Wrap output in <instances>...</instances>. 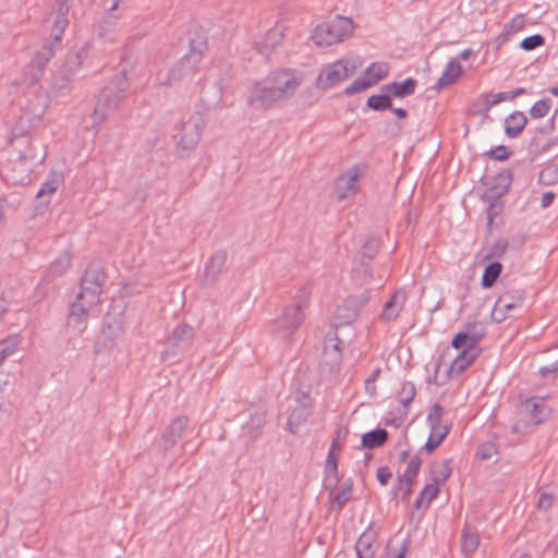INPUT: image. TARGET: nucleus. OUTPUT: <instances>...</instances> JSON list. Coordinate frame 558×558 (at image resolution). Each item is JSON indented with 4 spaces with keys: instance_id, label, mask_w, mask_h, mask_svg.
I'll return each instance as SVG.
<instances>
[{
    "instance_id": "5",
    "label": "nucleus",
    "mask_w": 558,
    "mask_h": 558,
    "mask_svg": "<svg viewBox=\"0 0 558 558\" xmlns=\"http://www.w3.org/2000/svg\"><path fill=\"white\" fill-rule=\"evenodd\" d=\"M41 122V118H34L33 113L21 110V113L11 130V135L13 142H17L20 140L25 141L27 144V149L20 150V160L21 161H36L40 158L34 153L32 142H31V133L35 129L39 126Z\"/></svg>"
},
{
    "instance_id": "50",
    "label": "nucleus",
    "mask_w": 558,
    "mask_h": 558,
    "mask_svg": "<svg viewBox=\"0 0 558 558\" xmlns=\"http://www.w3.org/2000/svg\"><path fill=\"white\" fill-rule=\"evenodd\" d=\"M483 202L488 203L486 209L487 228L492 229L494 219L504 210V201L501 198H481Z\"/></svg>"
},
{
    "instance_id": "10",
    "label": "nucleus",
    "mask_w": 558,
    "mask_h": 558,
    "mask_svg": "<svg viewBox=\"0 0 558 558\" xmlns=\"http://www.w3.org/2000/svg\"><path fill=\"white\" fill-rule=\"evenodd\" d=\"M388 71L389 66L387 63H372L364 70L360 77L354 80L351 85L343 90V95L352 96L368 89L385 78L388 75Z\"/></svg>"
},
{
    "instance_id": "20",
    "label": "nucleus",
    "mask_w": 558,
    "mask_h": 558,
    "mask_svg": "<svg viewBox=\"0 0 558 558\" xmlns=\"http://www.w3.org/2000/svg\"><path fill=\"white\" fill-rule=\"evenodd\" d=\"M71 0H57V7L54 9L56 20L52 28L51 44L59 46L61 44L62 34L68 25V14L70 10Z\"/></svg>"
},
{
    "instance_id": "56",
    "label": "nucleus",
    "mask_w": 558,
    "mask_h": 558,
    "mask_svg": "<svg viewBox=\"0 0 558 558\" xmlns=\"http://www.w3.org/2000/svg\"><path fill=\"white\" fill-rule=\"evenodd\" d=\"M545 44V38L541 34H534L522 39L520 48L524 51H532Z\"/></svg>"
},
{
    "instance_id": "14",
    "label": "nucleus",
    "mask_w": 558,
    "mask_h": 558,
    "mask_svg": "<svg viewBox=\"0 0 558 558\" xmlns=\"http://www.w3.org/2000/svg\"><path fill=\"white\" fill-rule=\"evenodd\" d=\"M488 180L486 177L481 180L484 185H488V189L481 195V198H502L510 190L513 173L510 169H504L492 178V183Z\"/></svg>"
},
{
    "instance_id": "18",
    "label": "nucleus",
    "mask_w": 558,
    "mask_h": 558,
    "mask_svg": "<svg viewBox=\"0 0 558 558\" xmlns=\"http://www.w3.org/2000/svg\"><path fill=\"white\" fill-rule=\"evenodd\" d=\"M49 96L38 89H29L20 104L21 110L33 113L34 118H43L48 108Z\"/></svg>"
},
{
    "instance_id": "15",
    "label": "nucleus",
    "mask_w": 558,
    "mask_h": 558,
    "mask_svg": "<svg viewBox=\"0 0 558 558\" xmlns=\"http://www.w3.org/2000/svg\"><path fill=\"white\" fill-rule=\"evenodd\" d=\"M92 307L93 306L76 300L71 303L66 317V329L75 336L82 335L87 328Z\"/></svg>"
},
{
    "instance_id": "41",
    "label": "nucleus",
    "mask_w": 558,
    "mask_h": 558,
    "mask_svg": "<svg viewBox=\"0 0 558 558\" xmlns=\"http://www.w3.org/2000/svg\"><path fill=\"white\" fill-rule=\"evenodd\" d=\"M478 353L460 352L451 362L449 373L456 376L462 374L477 357Z\"/></svg>"
},
{
    "instance_id": "53",
    "label": "nucleus",
    "mask_w": 558,
    "mask_h": 558,
    "mask_svg": "<svg viewBox=\"0 0 558 558\" xmlns=\"http://www.w3.org/2000/svg\"><path fill=\"white\" fill-rule=\"evenodd\" d=\"M353 489V484L351 481L345 483L338 492H333V494L329 497L333 502H337L340 508H342L347 501L350 499L351 493Z\"/></svg>"
},
{
    "instance_id": "23",
    "label": "nucleus",
    "mask_w": 558,
    "mask_h": 558,
    "mask_svg": "<svg viewBox=\"0 0 558 558\" xmlns=\"http://www.w3.org/2000/svg\"><path fill=\"white\" fill-rule=\"evenodd\" d=\"M405 301V294L402 291H396L391 294L390 299L384 304L383 311L379 314V319L389 323L397 319Z\"/></svg>"
},
{
    "instance_id": "37",
    "label": "nucleus",
    "mask_w": 558,
    "mask_h": 558,
    "mask_svg": "<svg viewBox=\"0 0 558 558\" xmlns=\"http://www.w3.org/2000/svg\"><path fill=\"white\" fill-rule=\"evenodd\" d=\"M452 459H445L441 464L434 463L430 468V480L433 483L438 486L440 484H444L447 482V480L451 476L452 469H451Z\"/></svg>"
},
{
    "instance_id": "40",
    "label": "nucleus",
    "mask_w": 558,
    "mask_h": 558,
    "mask_svg": "<svg viewBox=\"0 0 558 558\" xmlns=\"http://www.w3.org/2000/svg\"><path fill=\"white\" fill-rule=\"evenodd\" d=\"M352 276L361 284L368 283L373 278L372 263L355 258Z\"/></svg>"
},
{
    "instance_id": "57",
    "label": "nucleus",
    "mask_w": 558,
    "mask_h": 558,
    "mask_svg": "<svg viewBox=\"0 0 558 558\" xmlns=\"http://www.w3.org/2000/svg\"><path fill=\"white\" fill-rule=\"evenodd\" d=\"M507 100H511L509 92H500V93H497V94H488L485 97L484 111L487 112L495 105H497V104H499L501 101H507Z\"/></svg>"
},
{
    "instance_id": "62",
    "label": "nucleus",
    "mask_w": 558,
    "mask_h": 558,
    "mask_svg": "<svg viewBox=\"0 0 558 558\" xmlns=\"http://www.w3.org/2000/svg\"><path fill=\"white\" fill-rule=\"evenodd\" d=\"M379 374H380V368H376L375 371H373V373L365 380V390L371 396H375L376 395V385H375V383H376L377 377L379 376Z\"/></svg>"
},
{
    "instance_id": "44",
    "label": "nucleus",
    "mask_w": 558,
    "mask_h": 558,
    "mask_svg": "<svg viewBox=\"0 0 558 558\" xmlns=\"http://www.w3.org/2000/svg\"><path fill=\"white\" fill-rule=\"evenodd\" d=\"M71 82L72 78L65 77V75H62L61 72H58V74L54 75L51 81L50 89L47 95L49 98L66 95L70 90Z\"/></svg>"
},
{
    "instance_id": "63",
    "label": "nucleus",
    "mask_w": 558,
    "mask_h": 558,
    "mask_svg": "<svg viewBox=\"0 0 558 558\" xmlns=\"http://www.w3.org/2000/svg\"><path fill=\"white\" fill-rule=\"evenodd\" d=\"M553 502H554V496L551 494L542 493L538 498L537 508L539 510L547 511L548 509L551 508Z\"/></svg>"
},
{
    "instance_id": "12",
    "label": "nucleus",
    "mask_w": 558,
    "mask_h": 558,
    "mask_svg": "<svg viewBox=\"0 0 558 558\" xmlns=\"http://www.w3.org/2000/svg\"><path fill=\"white\" fill-rule=\"evenodd\" d=\"M313 399L308 392H296L294 405L290 408L287 426L292 434H298L300 425L304 424L312 413Z\"/></svg>"
},
{
    "instance_id": "45",
    "label": "nucleus",
    "mask_w": 558,
    "mask_h": 558,
    "mask_svg": "<svg viewBox=\"0 0 558 558\" xmlns=\"http://www.w3.org/2000/svg\"><path fill=\"white\" fill-rule=\"evenodd\" d=\"M451 428V424L445 425L440 433L433 432L430 433L426 444L422 447L421 451H425L427 454H432L445 440L447 435L449 434Z\"/></svg>"
},
{
    "instance_id": "9",
    "label": "nucleus",
    "mask_w": 558,
    "mask_h": 558,
    "mask_svg": "<svg viewBox=\"0 0 558 558\" xmlns=\"http://www.w3.org/2000/svg\"><path fill=\"white\" fill-rule=\"evenodd\" d=\"M278 90L272 89L265 78L257 81L250 88L246 105L254 110H267L280 101Z\"/></svg>"
},
{
    "instance_id": "32",
    "label": "nucleus",
    "mask_w": 558,
    "mask_h": 558,
    "mask_svg": "<svg viewBox=\"0 0 558 558\" xmlns=\"http://www.w3.org/2000/svg\"><path fill=\"white\" fill-rule=\"evenodd\" d=\"M523 405L534 424H541L546 421L548 413L542 398H529L524 401Z\"/></svg>"
},
{
    "instance_id": "61",
    "label": "nucleus",
    "mask_w": 558,
    "mask_h": 558,
    "mask_svg": "<svg viewBox=\"0 0 558 558\" xmlns=\"http://www.w3.org/2000/svg\"><path fill=\"white\" fill-rule=\"evenodd\" d=\"M553 146L550 141H547L545 144H541L537 135L533 136V138L529 143V151L533 155H541L547 151Z\"/></svg>"
},
{
    "instance_id": "39",
    "label": "nucleus",
    "mask_w": 558,
    "mask_h": 558,
    "mask_svg": "<svg viewBox=\"0 0 558 558\" xmlns=\"http://www.w3.org/2000/svg\"><path fill=\"white\" fill-rule=\"evenodd\" d=\"M480 546V535L475 527L465 525L461 535V548L465 554L474 553Z\"/></svg>"
},
{
    "instance_id": "6",
    "label": "nucleus",
    "mask_w": 558,
    "mask_h": 558,
    "mask_svg": "<svg viewBox=\"0 0 558 558\" xmlns=\"http://www.w3.org/2000/svg\"><path fill=\"white\" fill-rule=\"evenodd\" d=\"M371 299V293L365 290L359 295H350L337 306L331 318V327L337 331L339 328L350 326L359 316L360 311Z\"/></svg>"
},
{
    "instance_id": "3",
    "label": "nucleus",
    "mask_w": 558,
    "mask_h": 558,
    "mask_svg": "<svg viewBox=\"0 0 558 558\" xmlns=\"http://www.w3.org/2000/svg\"><path fill=\"white\" fill-rule=\"evenodd\" d=\"M130 87L125 72L116 75L98 94L93 111V128L114 112Z\"/></svg>"
},
{
    "instance_id": "22",
    "label": "nucleus",
    "mask_w": 558,
    "mask_h": 558,
    "mask_svg": "<svg viewBox=\"0 0 558 558\" xmlns=\"http://www.w3.org/2000/svg\"><path fill=\"white\" fill-rule=\"evenodd\" d=\"M340 483V476L338 471V458L335 451L329 450L325 464V480L324 488L330 494H333Z\"/></svg>"
},
{
    "instance_id": "7",
    "label": "nucleus",
    "mask_w": 558,
    "mask_h": 558,
    "mask_svg": "<svg viewBox=\"0 0 558 558\" xmlns=\"http://www.w3.org/2000/svg\"><path fill=\"white\" fill-rule=\"evenodd\" d=\"M356 69L357 66L355 64H349V60H337L320 70L315 85L319 89H328L352 76L356 72Z\"/></svg>"
},
{
    "instance_id": "59",
    "label": "nucleus",
    "mask_w": 558,
    "mask_h": 558,
    "mask_svg": "<svg viewBox=\"0 0 558 558\" xmlns=\"http://www.w3.org/2000/svg\"><path fill=\"white\" fill-rule=\"evenodd\" d=\"M497 453H498L497 447L493 441H486V442L481 444L476 450V457L480 460H488Z\"/></svg>"
},
{
    "instance_id": "34",
    "label": "nucleus",
    "mask_w": 558,
    "mask_h": 558,
    "mask_svg": "<svg viewBox=\"0 0 558 558\" xmlns=\"http://www.w3.org/2000/svg\"><path fill=\"white\" fill-rule=\"evenodd\" d=\"M462 66L458 60H451L447 64L445 71L441 76L438 78L435 87L440 89L448 85L453 84L461 75Z\"/></svg>"
},
{
    "instance_id": "64",
    "label": "nucleus",
    "mask_w": 558,
    "mask_h": 558,
    "mask_svg": "<svg viewBox=\"0 0 558 558\" xmlns=\"http://www.w3.org/2000/svg\"><path fill=\"white\" fill-rule=\"evenodd\" d=\"M391 477L392 473L388 466H380L377 469L376 478L380 485H387Z\"/></svg>"
},
{
    "instance_id": "31",
    "label": "nucleus",
    "mask_w": 558,
    "mask_h": 558,
    "mask_svg": "<svg viewBox=\"0 0 558 558\" xmlns=\"http://www.w3.org/2000/svg\"><path fill=\"white\" fill-rule=\"evenodd\" d=\"M389 438V433L381 427H377L362 435L361 448L377 449L385 445Z\"/></svg>"
},
{
    "instance_id": "2",
    "label": "nucleus",
    "mask_w": 558,
    "mask_h": 558,
    "mask_svg": "<svg viewBox=\"0 0 558 558\" xmlns=\"http://www.w3.org/2000/svg\"><path fill=\"white\" fill-rule=\"evenodd\" d=\"M310 305V291L303 287L298 291L292 302L284 306L281 315L274 320L272 332L286 340L289 339L303 324L305 310Z\"/></svg>"
},
{
    "instance_id": "42",
    "label": "nucleus",
    "mask_w": 558,
    "mask_h": 558,
    "mask_svg": "<svg viewBox=\"0 0 558 558\" xmlns=\"http://www.w3.org/2000/svg\"><path fill=\"white\" fill-rule=\"evenodd\" d=\"M502 271V264L500 262H490L483 271L481 284L485 289L492 288Z\"/></svg>"
},
{
    "instance_id": "29",
    "label": "nucleus",
    "mask_w": 558,
    "mask_h": 558,
    "mask_svg": "<svg viewBox=\"0 0 558 558\" xmlns=\"http://www.w3.org/2000/svg\"><path fill=\"white\" fill-rule=\"evenodd\" d=\"M87 280L82 279L80 281V292L76 295V301L94 306L99 303V296L102 293L100 286L93 282H86Z\"/></svg>"
},
{
    "instance_id": "33",
    "label": "nucleus",
    "mask_w": 558,
    "mask_h": 558,
    "mask_svg": "<svg viewBox=\"0 0 558 558\" xmlns=\"http://www.w3.org/2000/svg\"><path fill=\"white\" fill-rule=\"evenodd\" d=\"M227 260V253L225 251L216 252L205 267V279L214 283L218 275L222 270Z\"/></svg>"
},
{
    "instance_id": "35",
    "label": "nucleus",
    "mask_w": 558,
    "mask_h": 558,
    "mask_svg": "<svg viewBox=\"0 0 558 558\" xmlns=\"http://www.w3.org/2000/svg\"><path fill=\"white\" fill-rule=\"evenodd\" d=\"M366 108L374 111L392 109V98L388 92L380 86V94L372 95L366 100Z\"/></svg>"
},
{
    "instance_id": "13",
    "label": "nucleus",
    "mask_w": 558,
    "mask_h": 558,
    "mask_svg": "<svg viewBox=\"0 0 558 558\" xmlns=\"http://www.w3.org/2000/svg\"><path fill=\"white\" fill-rule=\"evenodd\" d=\"M477 323H468L464 327V330L459 331L452 339L451 345L456 350H460V352L464 353H478L481 354V349L478 344L481 340L484 338L485 332L483 330H476Z\"/></svg>"
},
{
    "instance_id": "30",
    "label": "nucleus",
    "mask_w": 558,
    "mask_h": 558,
    "mask_svg": "<svg viewBox=\"0 0 558 558\" xmlns=\"http://www.w3.org/2000/svg\"><path fill=\"white\" fill-rule=\"evenodd\" d=\"M526 124V116L521 111H514L505 119V133L509 138H517Z\"/></svg>"
},
{
    "instance_id": "11",
    "label": "nucleus",
    "mask_w": 558,
    "mask_h": 558,
    "mask_svg": "<svg viewBox=\"0 0 558 558\" xmlns=\"http://www.w3.org/2000/svg\"><path fill=\"white\" fill-rule=\"evenodd\" d=\"M264 78L272 89L278 90L280 99L292 96L301 85V78L291 69L274 71Z\"/></svg>"
},
{
    "instance_id": "24",
    "label": "nucleus",
    "mask_w": 558,
    "mask_h": 558,
    "mask_svg": "<svg viewBox=\"0 0 558 558\" xmlns=\"http://www.w3.org/2000/svg\"><path fill=\"white\" fill-rule=\"evenodd\" d=\"M194 336V328L186 323H181L173 329L168 341L177 350H183L191 344Z\"/></svg>"
},
{
    "instance_id": "46",
    "label": "nucleus",
    "mask_w": 558,
    "mask_h": 558,
    "mask_svg": "<svg viewBox=\"0 0 558 558\" xmlns=\"http://www.w3.org/2000/svg\"><path fill=\"white\" fill-rule=\"evenodd\" d=\"M71 264V254L69 251H63L50 265L48 275L57 277L63 275Z\"/></svg>"
},
{
    "instance_id": "17",
    "label": "nucleus",
    "mask_w": 558,
    "mask_h": 558,
    "mask_svg": "<svg viewBox=\"0 0 558 558\" xmlns=\"http://www.w3.org/2000/svg\"><path fill=\"white\" fill-rule=\"evenodd\" d=\"M523 303V294L518 291H507L496 301L492 316L500 323L507 318V314Z\"/></svg>"
},
{
    "instance_id": "51",
    "label": "nucleus",
    "mask_w": 558,
    "mask_h": 558,
    "mask_svg": "<svg viewBox=\"0 0 558 558\" xmlns=\"http://www.w3.org/2000/svg\"><path fill=\"white\" fill-rule=\"evenodd\" d=\"M63 178L61 174L53 173L49 179H47L40 186L39 191L36 194L37 198L44 197L46 194L54 193L59 185L62 183Z\"/></svg>"
},
{
    "instance_id": "55",
    "label": "nucleus",
    "mask_w": 558,
    "mask_h": 558,
    "mask_svg": "<svg viewBox=\"0 0 558 558\" xmlns=\"http://www.w3.org/2000/svg\"><path fill=\"white\" fill-rule=\"evenodd\" d=\"M415 395L416 389L414 384L411 381H405L399 391V401L404 408H408L409 404L413 401Z\"/></svg>"
},
{
    "instance_id": "54",
    "label": "nucleus",
    "mask_w": 558,
    "mask_h": 558,
    "mask_svg": "<svg viewBox=\"0 0 558 558\" xmlns=\"http://www.w3.org/2000/svg\"><path fill=\"white\" fill-rule=\"evenodd\" d=\"M551 107V99L544 98L536 101L530 109V116L533 119H541L548 114Z\"/></svg>"
},
{
    "instance_id": "58",
    "label": "nucleus",
    "mask_w": 558,
    "mask_h": 558,
    "mask_svg": "<svg viewBox=\"0 0 558 558\" xmlns=\"http://www.w3.org/2000/svg\"><path fill=\"white\" fill-rule=\"evenodd\" d=\"M512 151L505 145H499L495 148L484 153V156L489 157L493 160L505 161L510 158Z\"/></svg>"
},
{
    "instance_id": "21",
    "label": "nucleus",
    "mask_w": 558,
    "mask_h": 558,
    "mask_svg": "<svg viewBox=\"0 0 558 558\" xmlns=\"http://www.w3.org/2000/svg\"><path fill=\"white\" fill-rule=\"evenodd\" d=\"M357 181L356 173H345L337 178L332 190V197L341 202L349 196L356 194L357 187L355 182Z\"/></svg>"
},
{
    "instance_id": "4",
    "label": "nucleus",
    "mask_w": 558,
    "mask_h": 558,
    "mask_svg": "<svg viewBox=\"0 0 558 558\" xmlns=\"http://www.w3.org/2000/svg\"><path fill=\"white\" fill-rule=\"evenodd\" d=\"M354 29L352 19L336 15L333 19L318 24L311 38L319 47H328L349 38Z\"/></svg>"
},
{
    "instance_id": "60",
    "label": "nucleus",
    "mask_w": 558,
    "mask_h": 558,
    "mask_svg": "<svg viewBox=\"0 0 558 558\" xmlns=\"http://www.w3.org/2000/svg\"><path fill=\"white\" fill-rule=\"evenodd\" d=\"M508 241L507 240H498L496 241L490 247H489V252L488 254L486 255L485 259H490V258H501L507 248H508Z\"/></svg>"
},
{
    "instance_id": "38",
    "label": "nucleus",
    "mask_w": 558,
    "mask_h": 558,
    "mask_svg": "<svg viewBox=\"0 0 558 558\" xmlns=\"http://www.w3.org/2000/svg\"><path fill=\"white\" fill-rule=\"evenodd\" d=\"M342 341L339 339L337 332L331 337V332L329 331L325 339L324 345V354L325 356L331 355V364H339L341 361V348L340 344Z\"/></svg>"
},
{
    "instance_id": "16",
    "label": "nucleus",
    "mask_w": 558,
    "mask_h": 558,
    "mask_svg": "<svg viewBox=\"0 0 558 558\" xmlns=\"http://www.w3.org/2000/svg\"><path fill=\"white\" fill-rule=\"evenodd\" d=\"M204 128L205 121L202 118L183 123L181 128V137L178 142V148L181 150L193 149L198 144Z\"/></svg>"
},
{
    "instance_id": "48",
    "label": "nucleus",
    "mask_w": 558,
    "mask_h": 558,
    "mask_svg": "<svg viewBox=\"0 0 558 558\" xmlns=\"http://www.w3.org/2000/svg\"><path fill=\"white\" fill-rule=\"evenodd\" d=\"M106 278L105 268L99 265H89L82 277V279L87 280L86 282L98 284L101 289L104 288Z\"/></svg>"
},
{
    "instance_id": "1",
    "label": "nucleus",
    "mask_w": 558,
    "mask_h": 558,
    "mask_svg": "<svg viewBox=\"0 0 558 558\" xmlns=\"http://www.w3.org/2000/svg\"><path fill=\"white\" fill-rule=\"evenodd\" d=\"M189 51L182 56L168 72L166 81L161 85L179 82L184 78H192L197 72L205 52L208 49L206 32L201 26H195L187 33Z\"/></svg>"
},
{
    "instance_id": "27",
    "label": "nucleus",
    "mask_w": 558,
    "mask_h": 558,
    "mask_svg": "<svg viewBox=\"0 0 558 558\" xmlns=\"http://www.w3.org/2000/svg\"><path fill=\"white\" fill-rule=\"evenodd\" d=\"M87 57V50L82 48L76 52H70L64 58V61L59 70L62 75L73 80L76 72L81 69L83 60Z\"/></svg>"
},
{
    "instance_id": "49",
    "label": "nucleus",
    "mask_w": 558,
    "mask_h": 558,
    "mask_svg": "<svg viewBox=\"0 0 558 558\" xmlns=\"http://www.w3.org/2000/svg\"><path fill=\"white\" fill-rule=\"evenodd\" d=\"M440 493V489L438 486L433 484H427L425 487L421 490L417 498L414 501V508L416 510H420L423 505V500L426 499V508L428 505L438 497Z\"/></svg>"
},
{
    "instance_id": "47",
    "label": "nucleus",
    "mask_w": 558,
    "mask_h": 558,
    "mask_svg": "<svg viewBox=\"0 0 558 558\" xmlns=\"http://www.w3.org/2000/svg\"><path fill=\"white\" fill-rule=\"evenodd\" d=\"M421 465H422V459L420 457L418 453L414 454L409 463H408V466L404 471L403 474H399V476L405 482V483H409L410 485H414L415 483V480L417 477V474L420 472V469H421Z\"/></svg>"
},
{
    "instance_id": "25",
    "label": "nucleus",
    "mask_w": 558,
    "mask_h": 558,
    "mask_svg": "<svg viewBox=\"0 0 558 558\" xmlns=\"http://www.w3.org/2000/svg\"><path fill=\"white\" fill-rule=\"evenodd\" d=\"M417 81L408 77L403 82H391L383 85V89L388 92L391 98H405L415 93Z\"/></svg>"
},
{
    "instance_id": "43",
    "label": "nucleus",
    "mask_w": 558,
    "mask_h": 558,
    "mask_svg": "<svg viewBox=\"0 0 558 558\" xmlns=\"http://www.w3.org/2000/svg\"><path fill=\"white\" fill-rule=\"evenodd\" d=\"M380 250V240L376 236H368L355 258L371 262Z\"/></svg>"
},
{
    "instance_id": "19",
    "label": "nucleus",
    "mask_w": 558,
    "mask_h": 558,
    "mask_svg": "<svg viewBox=\"0 0 558 558\" xmlns=\"http://www.w3.org/2000/svg\"><path fill=\"white\" fill-rule=\"evenodd\" d=\"M189 423L187 416H179L174 418L171 424L165 429L161 435V447L163 450H169L174 447L178 440L181 438L183 430L186 428Z\"/></svg>"
},
{
    "instance_id": "36",
    "label": "nucleus",
    "mask_w": 558,
    "mask_h": 558,
    "mask_svg": "<svg viewBox=\"0 0 558 558\" xmlns=\"http://www.w3.org/2000/svg\"><path fill=\"white\" fill-rule=\"evenodd\" d=\"M283 34L281 31L272 28L269 29L262 43L256 44L259 53L266 54L274 51L282 40Z\"/></svg>"
},
{
    "instance_id": "28",
    "label": "nucleus",
    "mask_w": 558,
    "mask_h": 558,
    "mask_svg": "<svg viewBox=\"0 0 558 558\" xmlns=\"http://www.w3.org/2000/svg\"><path fill=\"white\" fill-rule=\"evenodd\" d=\"M375 541V532L371 530L363 532L355 544L356 558H374L376 553Z\"/></svg>"
},
{
    "instance_id": "8",
    "label": "nucleus",
    "mask_w": 558,
    "mask_h": 558,
    "mask_svg": "<svg viewBox=\"0 0 558 558\" xmlns=\"http://www.w3.org/2000/svg\"><path fill=\"white\" fill-rule=\"evenodd\" d=\"M56 47L57 45L47 43L33 57L23 76V84L27 85L29 89H33L41 80L46 65L54 56Z\"/></svg>"
},
{
    "instance_id": "26",
    "label": "nucleus",
    "mask_w": 558,
    "mask_h": 558,
    "mask_svg": "<svg viewBox=\"0 0 558 558\" xmlns=\"http://www.w3.org/2000/svg\"><path fill=\"white\" fill-rule=\"evenodd\" d=\"M118 5L119 0H116L98 25L97 35L99 38H102L104 40L113 39L112 35L116 31L118 23V15L113 14V11L118 9Z\"/></svg>"
},
{
    "instance_id": "52",
    "label": "nucleus",
    "mask_w": 558,
    "mask_h": 558,
    "mask_svg": "<svg viewBox=\"0 0 558 558\" xmlns=\"http://www.w3.org/2000/svg\"><path fill=\"white\" fill-rule=\"evenodd\" d=\"M442 415L444 408L439 403H435L429 408L427 423L433 432H437L440 428Z\"/></svg>"
}]
</instances>
